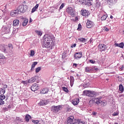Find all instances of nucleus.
<instances>
[{"label":"nucleus","mask_w":124,"mask_h":124,"mask_svg":"<svg viewBox=\"0 0 124 124\" xmlns=\"http://www.w3.org/2000/svg\"><path fill=\"white\" fill-rule=\"evenodd\" d=\"M43 38L44 43L46 46H49V45L51 47L55 46L56 38L54 35L52 34H46L43 37Z\"/></svg>","instance_id":"nucleus-1"},{"label":"nucleus","mask_w":124,"mask_h":124,"mask_svg":"<svg viewBox=\"0 0 124 124\" xmlns=\"http://www.w3.org/2000/svg\"><path fill=\"white\" fill-rule=\"evenodd\" d=\"M82 95L84 96H89V97H93V96L96 95V93L94 91L85 90L83 92Z\"/></svg>","instance_id":"nucleus-2"},{"label":"nucleus","mask_w":124,"mask_h":124,"mask_svg":"<svg viewBox=\"0 0 124 124\" xmlns=\"http://www.w3.org/2000/svg\"><path fill=\"white\" fill-rule=\"evenodd\" d=\"M28 6L26 5H20L17 8V11L19 13H25L28 10Z\"/></svg>","instance_id":"nucleus-3"},{"label":"nucleus","mask_w":124,"mask_h":124,"mask_svg":"<svg viewBox=\"0 0 124 124\" xmlns=\"http://www.w3.org/2000/svg\"><path fill=\"white\" fill-rule=\"evenodd\" d=\"M62 108L61 106H53L51 107V111L53 113H58Z\"/></svg>","instance_id":"nucleus-4"},{"label":"nucleus","mask_w":124,"mask_h":124,"mask_svg":"<svg viewBox=\"0 0 124 124\" xmlns=\"http://www.w3.org/2000/svg\"><path fill=\"white\" fill-rule=\"evenodd\" d=\"M66 12L68 14H70L72 17H74L75 16V13L74 12V10L73 8L71 7H69L66 9Z\"/></svg>","instance_id":"nucleus-5"},{"label":"nucleus","mask_w":124,"mask_h":124,"mask_svg":"<svg viewBox=\"0 0 124 124\" xmlns=\"http://www.w3.org/2000/svg\"><path fill=\"white\" fill-rule=\"evenodd\" d=\"M98 50L99 51H100V52H104L105 51H106V45L103 44H99L98 46Z\"/></svg>","instance_id":"nucleus-6"},{"label":"nucleus","mask_w":124,"mask_h":124,"mask_svg":"<svg viewBox=\"0 0 124 124\" xmlns=\"http://www.w3.org/2000/svg\"><path fill=\"white\" fill-rule=\"evenodd\" d=\"M102 99V97H98L97 98H93V100L94 103L97 104V105H99L101 103V100Z\"/></svg>","instance_id":"nucleus-7"},{"label":"nucleus","mask_w":124,"mask_h":124,"mask_svg":"<svg viewBox=\"0 0 124 124\" xmlns=\"http://www.w3.org/2000/svg\"><path fill=\"white\" fill-rule=\"evenodd\" d=\"M93 22L89 19L87 20V22L86 23V27L88 28V29H91V28H93Z\"/></svg>","instance_id":"nucleus-8"},{"label":"nucleus","mask_w":124,"mask_h":124,"mask_svg":"<svg viewBox=\"0 0 124 124\" xmlns=\"http://www.w3.org/2000/svg\"><path fill=\"white\" fill-rule=\"evenodd\" d=\"M31 89L32 92H35V91H37L39 89V86L37 83H34L31 86Z\"/></svg>","instance_id":"nucleus-9"},{"label":"nucleus","mask_w":124,"mask_h":124,"mask_svg":"<svg viewBox=\"0 0 124 124\" xmlns=\"http://www.w3.org/2000/svg\"><path fill=\"white\" fill-rule=\"evenodd\" d=\"M108 0V5H109V7L110 8L113 6L114 4H116V3H117V0Z\"/></svg>","instance_id":"nucleus-10"},{"label":"nucleus","mask_w":124,"mask_h":124,"mask_svg":"<svg viewBox=\"0 0 124 124\" xmlns=\"http://www.w3.org/2000/svg\"><path fill=\"white\" fill-rule=\"evenodd\" d=\"M82 52H77L75 54L74 58L76 60H79L82 58Z\"/></svg>","instance_id":"nucleus-11"},{"label":"nucleus","mask_w":124,"mask_h":124,"mask_svg":"<svg viewBox=\"0 0 124 124\" xmlns=\"http://www.w3.org/2000/svg\"><path fill=\"white\" fill-rule=\"evenodd\" d=\"M81 14L82 15V16H88L89 15H90V13L89 11L87 10H81Z\"/></svg>","instance_id":"nucleus-12"},{"label":"nucleus","mask_w":124,"mask_h":124,"mask_svg":"<svg viewBox=\"0 0 124 124\" xmlns=\"http://www.w3.org/2000/svg\"><path fill=\"white\" fill-rule=\"evenodd\" d=\"M19 14V11L18 10H13L11 12L10 15L12 17H16Z\"/></svg>","instance_id":"nucleus-13"},{"label":"nucleus","mask_w":124,"mask_h":124,"mask_svg":"<svg viewBox=\"0 0 124 124\" xmlns=\"http://www.w3.org/2000/svg\"><path fill=\"white\" fill-rule=\"evenodd\" d=\"M93 71V68L90 66L85 67V72L88 73H92Z\"/></svg>","instance_id":"nucleus-14"},{"label":"nucleus","mask_w":124,"mask_h":124,"mask_svg":"<svg viewBox=\"0 0 124 124\" xmlns=\"http://www.w3.org/2000/svg\"><path fill=\"white\" fill-rule=\"evenodd\" d=\"M74 117L71 116L67 118V124H72Z\"/></svg>","instance_id":"nucleus-15"},{"label":"nucleus","mask_w":124,"mask_h":124,"mask_svg":"<svg viewBox=\"0 0 124 124\" xmlns=\"http://www.w3.org/2000/svg\"><path fill=\"white\" fill-rule=\"evenodd\" d=\"M47 104H48V102H47L46 100H41L38 103V105L40 106H44L45 105H47Z\"/></svg>","instance_id":"nucleus-16"},{"label":"nucleus","mask_w":124,"mask_h":124,"mask_svg":"<svg viewBox=\"0 0 124 124\" xmlns=\"http://www.w3.org/2000/svg\"><path fill=\"white\" fill-rule=\"evenodd\" d=\"M4 99H5V95H0V106L4 104V101H3Z\"/></svg>","instance_id":"nucleus-17"},{"label":"nucleus","mask_w":124,"mask_h":124,"mask_svg":"<svg viewBox=\"0 0 124 124\" xmlns=\"http://www.w3.org/2000/svg\"><path fill=\"white\" fill-rule=\"evenodd\" d=\"M79 102V98H76L72 101V104H73V105H75V106L78 105Z\"/></svg>","instance_id":"nucleus-18"},{"label":"nucleus","mask_w":124,"mask_h":124,"mask_svg":"<svg viewBox=\"0 0 124 124\" xmlns=\"http://www.w3.org/2000/svg\"><path fill=\"white\" fill-rule=\"evenodd\" d=\"M48 92L49 89L46 88L42 89L40 93L42 94H45V93H48Z\"/></svg>","instance_id":"nucleus-19"},{"label":"nucleus","mask_w":124,"mask_h":124,"mask_svg":"<svg viewBox=\"0 0 124 124\" xmlns=\"http://www.w3.org/2000/svg\"><path fill=\"white\" fill-rule=\"evenodd\" d=\"M114 46L115 47H119L120 48H122L123 49L124 48V42L120 43V44L115 43L114 44Z\"/></svg>","instance_id":"nucleus-20"},{"label":"nucleus","mask_w":124,"mask_h":124,"mask_svg":"<svg viewBox=\"0 0 124 124\" xmlns=\"http://www.w3.org/2000/svg\"><path fill=\"white\" fill-rule=\"evenodd\" d=\"M19 20L16 19L14 20L13 25L14 27H18V26H19Z\"/></svg>","instance_id":"nucleus-21"},{"label":"nucleus","mask_w":124,"mask_h":124,"mask_svg":"<svg viewBox=\"0 0 124 124\" xmlns=\"http://www.w3.org/2000/svg\"><path fill=\"white\" fill-rule=\"evenodd\" d=\"M70 86L73 87V84H74V77L73 76L70 77Z\"/></svg>","instance_id":"nucleus-22"},{"label":"nucleus","mask_w":124,"mask_h":124,"mask_svg":"<svg viewBox=\"0 0 124 124\" xmlns=\"http://www.w3.org/2000/svg\"><path fill=\"white\" fill-rule=\"evenodd\" d=\"M36 80V78H35V77H32L28 80V82L29 84H31V83H33L35 82Z\"/></svg>","instance_id":"nucleus-23"},{"label":"nucleus","mask_w":124,"mask_h":124,"mask_svg":"<svg viewBox=\"0 0 124 124\" xmlns=\"http://www.w3.org/2000/svg\"><path fill=\"white\" fill-rule=\"evenodd\" d=\"M30 119H31V115L29 114H27L25 117V120L26 122H29Z\"/></svg>","instance_id":"nucleus-24"},{"label":"nucleus","mask_w":124,"mask_h":124,"mask_svg":"<svg viewBox=\"0 0 124 124\" xmlns=\"http://www.w3.org/2000/svg\"><path fill=\"white\" fill-rule=\"evenodd\" d=\"M29 22L28 19H25L23 22H22V26L23 27H25V26H27L28 25V22Z\"/></svg>","instance_id":"nucleus-25"},{"label":"nucleus","mask_w":124,"mask_h":124,"mask_svg":"<svg viewBox=\"0 0 124 124\" xmlns=\"http://www.w3.org/2000/svg\"><path fill=\"white\" fill-rule=\"evenodd\" d=\"M100 104L102 106H106V105H107V101L105 100H101Z\"/></svg>","instance_id":"nucleus-26"},{"label":"nucleus","mask_w":124,"mask_h":124,"mask_svg":"<svg viewBox=\"0 0 124 124\" xmlns=\"http://www.w3.org/2000/svg\"><path fill=\"white\" fill-rule=\"evenodd\" d=\"M79 42L84 43V42H87V39L85 38H79L78 39Z\"/></svg>","instance_id":"nucleus-27"},{"label":"nucleus","mask_w":124,"mask_h":124,"mask_svg":"<svg viewBox=\"0 0 124 124\" xmlns=\"http://www.w3.org/2000/svg\"><path fill=\"white\" fill-rule=\"evenodd\" d=\"M4 93H5V89L1 88L0 91V95H4Z\"/></svg>","instance_id":"nucleus-28"},{"label":"nucleus","mask_w":124,"mask_h":124,"mask_svg":"<svg viewBox=\"0 0 124 124\" xmlns=\"http://www.w3.org/2000/svg\"><path fill=\"white\" fill-rule=\"evenodd\" d=\"M95 7L98 8L100 6V2L98 0H96V3L95 4Z\"/></svg>","instance_id":"nucleus-29"},{"label":"nucleus","mask_w":124,"mask_h":124,"mask_svg":"<svg viewBox=\"0 0 124 124\" xmlns=\"http://www.w3.org/2000/svg\"><path fill=\"white\" fill-rule=\"evenodd\" d=\"M107 17H108V16H107V15H104L101 17V20L102 21H105V20H106V19L107 18Z\"/></svg>","instance_id":"nucleus-30"},{"label":"nucleus","mask_w":124,"mask_h":124,"mask_svg":"<svg viewBox=\"0 0 124 124\" xmlns=\"http://www.w3.org/2000/svg\"><path fill=\"white\" fill-rule=\"evenodd\" d=\"M84 5H89V6H91V5H92V2L90 1H88L87 0H85Z\"/></svg>","instance_id":"nucleus-31"},{"label":"nucleus","mask_w":124,"mask_h":124,"mask_svg":"<svg viewBox=\"0 0 124 124\" xmlns=\"http://www.w3.org/2000/svg\"><path fill=\"white\" fill-rule=\"evenodd\" d=\"M76 123L77 124H84V122H83V121H82V120H81V119H78L76 121Z\"/></svg>","instance_id":"nucleus-32"},{"label":"nucleus","mask_w":124,"mask_h":124,"mask_svg":"<svg viewBox=\"0 0 124 124\" xmlns=\"http://www.w3.org/2000/svg\"><path fill=\"white\" fill-rule=\"evenodd\" d=\"M21 84H23L24 86H27L28 84H29V80L22 81Z\"/></svg>","instance_id":"nucleus-33"},{"label":"nucleus","mask_w":124,"mask_h":124,"mask_svg":"<svg viewBox=\"0 0 124 124\" xmlns=\"http://www.w3.org/2000/svg\"><path fill=\"white\" fill-rule=\"evenodd\" d=\"M119 91L122 92V93L124 92V86H123L122 84L119 85Z\"/></svg>","instance_id":"nucleus-34"},{"label":"nucleus","mask_w":124,"mask_h":124,"mask_svg":"<svg viewBox=\"0 0 124 124\" xmlns=\"http://www.w3.org/2000/svg\"><path fill=\"white\" fill-rule=\"evenodd\" d=\"M93 103H94V101H93V98L89 101V104L90 106H93Z\"/></svg>","instance_id":"nucleus-35"},{"label":"nucleus","mask_w":124,"mask_h":124,"mask_svg":"<svg viewBox=\"0 0 124 124\" xmlns=\"http://www.w3.org/2000/svg\"><path fill=\"white\" fill-rule=\"evenodd\" d=\"M40 70H41V67H38L36 68L35 69L36 73H38V72H39V71H40Z\"/></svg>","instance_id":"nucleus-36"},{"label":"nucleus","mask_w":124,"mask_h":124,"mask_svg":"<svg viewBox=\"0 0 124 124\" xmlns=\"http://www.w3.org/2000/svg\"><path fill=\"white\" fill-rule=\"evenodd\" d=\"M1 51L3 52V53H6V48H5V46H3L1 49Z\"/></svg>","instance_id":"nucleus-37"},{"label":"nucleus","mask_w":124,"mask_h":124,"mask_svg":"<svg viewBox=\"0 0 124 124\" xmlns=\"http://www.w3.org/2000/svg\"><path fill=\"white\" fill-rule=\"evenodd\" d=\"M80 3L82 4L83 5H85V3L86 2V0H79Z\"/></svg>","instance_id":"nucleus-38"},{"label":"nucleus","mask_w":124,"mask_h":124,"mask_svg":"<svg viewBox=\"0 0 124 124\" xmlns=\"http://www.w3.org/2000/svg\"><path fill=\"white\" fill-rule=\"evenodd\" d=\"M32 122L33 123V124H39V120H32Z\"/></svg>","instance_id":"nucleus-39"},{"label":"nucleus","mask_w":124,"mask_h":124,"mask_svg":"<svg viewBox=\"0 0 124 124\" xmlns=\"http://www.w3.org/2000/svg\"><path fill=\"white\" fill-rule=\"evenodd\" d=\"M62 89L63 91L64 92H65V93H68V92H69L68 89L67 88H66V87H62Z\"/></svg>","instance_id":"nucleus-40"},{"label":"nucleus","mask_w":124,"mask_h":124,"mask_svg":"<svg viewBox=\"0 0 124 124\" xmlns=\"http://www.w3.org/2000/svg\"><path fill=\"white\" fill-rule=\"evenodd\" d=\"M8 47H9L10 50H13V46H12V44H9L8 45Z\"/></svg>","instance_id":"nucleus-41"},{"label":"nucleus","mask_w":124,"mask_h":124,"mask_svg":"<svg viewBox=\"0 0 124 124\" xmlns=\"http://www.w3.org/2000/svg\"><path fill=\"white\" fill-rule=\"evenodd\" d=\"M16 121H17V122H19V123H21V122H23V120H22V119L20 118V117H16Z\"/></svg>","instance_id":"nucleus-42"},{"label":"nucleus","mask_w":124,"mask_h":124,"mask_svg":"<svg viewBox=\"0 0 124 124\" xmlns=\"http://www.w3.org/2000/svg\"><path fill=\"white\" fill-rule=\"evenodd\" d=\"M35 32L38 34V35H42V33L41 32V31H36Z\"/></svg>","instance_id":"nucleus-43"},{"label":"nucleus","mask_w":124,"mask_h":124,"mask_svg":"<svg viewBox=\"0 0 124 124\" xmlns=\"http://www.w3.org/2000/svg\"><path fill=\"white\" fill-rule=\"evenodd\" d=\"M30 56L31 57H33V56H34V51L32 50L31 51Z\"/></svg>","instance_id":"nucleus-44"},{"label":"nucleus","mask_w":124,"mask_h":124,"mask_svg":"<svg viewBox=\"0 0 124 124\" xmlns=\"http://www.w3.org/2000/svg\"><path fill=\"white\" fill-rule=\"evenodd\" d=\"M36 64H37V62H33V63L31 65V67H33V68H34V67H35V65H36Z\"/></svg>","instance_id":"nucleus-45"},{"label":"nucleus","mask_w":124,"mask_h":124,"mask_svg":"<svg viewBox=\"0 0 124 124\" xmlns=\"http://www.w3.org/2000/svg\"><path fill=\"white\" fill-rule=\"evenodd\" d=\"M66 56V53H63L62 54V59H65V57Z\"/></svg>","instance_id":"nucleus-46"},{"label":"nucleus","mask_w":124,"mask_h":124,"mask_svg":"<svg viewBox=\"0 0 124 124\" xmlns=\"http://www.w3.org/2000/svg\"><path fill=\"white\" fill-rule=\"evenodd\" d=\"M64 6V4L62 3L60 7V9H62Z\"/></svg>","instance_id":"nucleus-47"},{"label":"nucleus","mask_w":124,"mask_h":124,"mask_svg":"<svg viewBox=\"0 0 124 124\" xmlns=\"http://www.w3.org/2000/svg\"><path fill=\"white\" fill-rule=\"evenodd\" d=\"M36 10V9L34 7H33L31 12V13H33V12H35Z\"/></svg>","instance_id":"nucleus-48"},{"label":"nucleus","mask_w":124,"mask_h":124,"mask_svg":"<svg viewBox=\"0 0 124 124\" xmlns=\"http://www.w3.org/2000/svg\"><path fill=\"white\" fill-rule=\"evenodd\" d=\"M91 67L93 68V71H94V70L96 71V70H98V68H97V67H96V66H92Z\"/></svg>","instance_id":"nucleus-49"},{"label":"nucleus","mask_w":124,"mask_h":124,"mask_svg":"<svg viewBox=\"0 0 124 124\" xmlns=\"http://www.w3.org/2000/svg\"><path fill=\"white\" fill-rule=\"evenodd\" d=\"M81 27H82V26L81 24H79L78 25V31H80V29L81 28Z\"/></svg>","instance_id":"nucleus-50"},{"label":"nucleus","mask_w":124,"mask_h":124,"mask_svg":"<svg viewBox=\"0 0 124 124\" xmlns=\"http://www.w3.org/2000/svg\"><path fill=\"white\" fill-rule=\"evenodd\" d=\"M90 62H91V63H95V61L93 60H90L89 61Z\"/></svg>","instance_id":"nucleus-51"},{"label":"nucleus","mask_w":124,"mask_h":124,"mask_svg":"<svg viewBox=\"0 0 124 124\" xmlns=\"http://www.w3.org/2000/svg\"><path fill=\"white\" fill-rule=\"evenodd\" d=\"M4 59V56L3 54H0V59Z\"/></svg>","instance_id":"nucleus-52"},{"label":"nucleus","mask_w":124,"mask_h":124,"mask_svg":"<svg viewBox=\"0 0 124 124\" xmlns=\"http://www.w3.org/2000/svg\"><path fill=\"white\" fill-rule=\"evenodd\" d=\"M3 88L4 90H5V89H7V85L6 84L4 85L3 86Z\"/></svg>","instance_id":"nucleus-53"},{"label":"nucleus","mask_w":124,"mask_h":124,"mask_svg":"<svg viewBox=\"0 0 124 124\" xmlns=\"http://www.w3.org/2000/svg\"><path fill=\"white\" fill-rule=\"evenodd\" d=\"M72 109L70 108H67V112H70L71 111Z\"/></svg>","instance_id":"nucleus-54"},{"label":"nucleus","mask_w":124,"mask_h":124,"mask_svg":"<svg viewBox=\"0 0 124 124\" xmlns=\"http://www.w3.org/2000/svg\"><path fill=\"white\" fill-rule=\"evenodd\" d=\"M113 116H118V115H119V113H118V112H114L112 114Z\"/></svg>","instance_id":"nucleus-55"},{"label":"nucleus","mask_w":124,"mask_h":124,"mask_svg":"<svg viewBox=\"0 0 124 124\" xmlns=\"http://www.w3.org/2000/svg\"><path fill=\"white\" fill-rule=\"evenodd\" d=\"M39 6V4H36V5L34 7L36 9H37L38 8V7Z\"/></svg>","instance_id":"nucleus-56"},{"label":"nucleus","mask_w":124,"mask_h":124,"mask_svg":"<svg viewBox=\"0 0 124 124\" xmlns=\"http://www.w3.org/2000/svg\"><path fill=\"white\" fill-rule=\"evenodd\" d=\"M104 30H105L106 31H109V29H108L107 27H105Z\"/></svg>","instance_id":"nucleus-57"},{"label":"nucleus","mask_w":124,"mask_h":124,"mask_svg":"<svg viewBox=\"0 0 124 124\" xmlns=\"http://www.w3.org/2000/svg\"><path fill=\"white\" fill-rule=\"evenodd\" d=\"M96 114H97V112H96L93 111V112H92V115H93V116H95V115H96Z\"/></svg>","instance_id":"nucleus-58"},{"label":"nucleus","mask_w":124,"mask_h":124,"mask_svg":"<svg viewBox=\"0 0 124 124\" xmlns=\"http://www.w3.org/2000/svg\"><path fill=\"white\" fill-rule=\"evenodd\" d=\"M71 47V48H74V47H76V44H74L73 45H72Z\"/></svg>","instance_id":"nucleus-59"},{"label":"nucleus","mask_w":124,"mask_h":124,"mask_svg":"<svg viewBox=\"0 0 124 124\" xmlns=\"http://www.w3.org/2000/svg\"><path fill=\"white\" fill-rule=\"evenodd\" d=\"M73 66H75V67H77L78 64L76 63H73Z\"/></svg>","instance_id":"nucleus-60"},{"label":"nucleus","mask_w":124,"mask_h":124,"mask_svg":"<svg viewBox=\"0 0 124 124\" xmlns=\"http://www.w3.org/2000/svg\"><path fill=\"white\" fill-rule=\"evenodd\" d=\"M121 70H124V65H122L121 68H120Z\"/></svg>","instance_id":"nucleus-61"},{"label":"nucleus","mask_w":124,"mask_h":124,"mask_svg":"<svg viewBox=\"0 0 124 124\" xmlns=\"http://www.w3.org/2000/svg\"><path fill=\"white\" fill-rule=\"evenodd\" d=\"M77 20H78V17H76L75 19V20L77 21Z\"/></svg>","instance_id":"nucleus-62"},{"label":"nucleus","mask_w":124,"mask_h":124,"mask_svg":"<svg viewBox=\"0 0 124 124\" xmlns=\"http://www.w3.org/2000/svg\"><path fill=\"white\" fill-rule=\"evenodd\" d=\"M34 68H33L32 67H31V71H33V70H34Z\"/></svg>","instance_id":"nucleus-63"},{"label":"nucleus","mask_w":124,"mask_h":124,"mask_svg":"<svg viewBox=\"0 0 124 124\" xmlns=\"http://www.w3.org/2000/svg\"><path fill=\"white\" fill-rule=\"evenodd\" d=\"M31 22H32V19H31H31H30V23H31Z\"/></svg>","instance_id":"nucleus-64"}]
</instances>
